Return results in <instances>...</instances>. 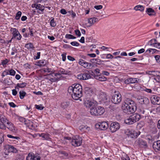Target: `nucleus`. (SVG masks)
Masks as SVG:
<instances>
[{
	"label": "nucleus",
	"instance_id": "nucleus-1",
	"mask_svg": "<svg viewBox=\"0 0 160 160\" xmlns=\"http://www.w3.org/2000/svg\"><path fill=\"white\" fill-rule=\"evenodd\" d=\"M122 108L123 112L128 114H131L134 112L137 108L135 102L129 98H127L125 99Z\"/></svg>",
	"mask_w": 160,
	"mask_h": 160
},
{
	"label": "nucleus",
	"instance_id": "nucleus-2",
	"mask_svg": "<svg viewBox=\"0 0 160 160\" xmlns=\"http://www.w3.org/2000/svg\"><path fill=\"white\" fill-rule=\"evenodd\" d=\"M74 86L73 94H72V97L73 99L78 100L82 96V88L79 84H76Z\"/></svg>",
	"mask_w": 160,
	"mask_h": 160
},
{
	"label": "nucleus",
	"instance_id": "nucleus-3",
	"mask_svg": "<svg viewBox=\"0 0 160 160\" xmlns=\"http://www.w3.org/2000/svg\"><path fill=\"white\" fill-rule=\"evenodd\" d=\"M105 112L104 108L100 106H98L96 103L93 107H92L90 111L91 115L94 116H100L102 115Z\"/></svg>",
	"mask_w": 160,
	"mask_h": 160
},
{
	"label": "nucleus",
	"instance_id": "nucleus-4",
	"mask_svg": "<svg viewBox=\"0 0 160 160\" xmlns=\"http://www.w3.org/2000/svg\"><path fill=\"white\" fill-rule=\"evenodd\" d=\"M82 138L78 136H73L72 138L71 143L72 145L75 147L80 146L82 143Z\"/></svg>",
	"mask_w": 160,
	"mask_h": 160
},
{
	"label": "nucleus",
	"instance_id": "nucleus-5",
	"mask_svg": "<svg viewBox=\"0 0 160 160\" xmlns=\"http://www.w3.org/2000/svg\"><path fill=\"white\" fill-rule=\"evenodd\" d=\"M122 97L121 94L119 92H114V94L112 96L111 101L115 104L119 103L122 101Z\"/></svg>",
	"mask_w": 160,
	"mask_h": 160
},
{
	"label": "nucleus",
	"instance_id": "nucleus-6",
	"mask_svg": "<svg viewBox=\"0 0 160 160\" xmlns=\"http://www.w3.org/2000/svg\"><path fill=\"white\" fill-rule=\"evenodd\" d=\"M10 31L12 32V39L16 38L17 40H21L22 36L17 29L15 28H11Z\"/></svg>",
	"mask_w": 160,
	"mask_h": 160
},
{
	"label": "nucleus",
	"instance_id": "nucleus-7",
	"mask_svg": "<svg viewBox=\"0 0 160 160\" xmlns=\"http://www.w3.org/2000/svg\"><path fill=\"white\" fill-rule=\"evenodd\" d=\"M134 144L136 146L141 148H146L148 146L147 142L139 138L135 141Z\"/></svg>",
	"mask_w": 160,
	"mask_h": 160
},
{
	"label": "nucleus",
	"instance_id": "nucleus-8",
	"mask_svg": "<svg viewBox=\"0 0 160 160\" xmlns=\"http://www.w3.org/2000/svg\"><path fill=\"white\" fill-rule=\"evenodd\" d=\"M95 127L97 129L104 130L107 129L108 127V124L106 122H99L95 125Z\"/></svg>",
	"mask_w": 160,
	"mask_h": 160
},
{
	"label": "nucleus",
	"instance_id": "nucleus-9",
	"mask_svg": "<svg viewBox=\"0 0 160 160\" xmlns=\"http://www.w3.org/2000/svg\"><path fill=\"white\" fill-rule=\"evenodd\" d=\"M99 98L102 102L104 103L106 105H109L110 101L107 95L105 93L103 92H102L99 96Z\"/></svg>",
	"mask_w": 160,
	"mask_h": 160
},
{
	"label": "nucleus",
	"instance_id": "nucleus-10",
	"mask_svg": "<svg viewBox=\"0 0 160 160\" xmlns=\"http://www.w3.org/2000/svg\"><path fill=\"white\" fill-rule=\"evenodd\" d=\"M141 79L137 78H130L124 81L125 84H133L138 83L141 82Z\"/></svg>",
	"mask_w": 160,
	"mask_h": 160
},
{
	"label": "nucleus",
	"instance_id": "nucleus-11",
	"mask_svg": "<svg viewBox=\"0 0 160 160\" xmlns=\"http://www.w3.org/2000/svg\"><path fill=\"white\" fill-rule=\"evenodd\" d=\"M120 127L119 123L117 122H112L110 125V129L112 132H114L118 130Z\"/></svg>",
	"mask_w": 160,
	"mask_h": 160
},
{
	"label": "nucleus",
	"instance_id": "nucleus-12",
	"mask_svg": "<svg viewBox=\"0 0 160 160\" xmlns=\"http://www.w3.org/2000/svg\"><path fill=\"white\" fill-rule=\"evenodd\" d=\"M96 103L95 101H92L88 99H85L84 101V105L86 108H89L91 107H93Z\"/></svg>",
	"mask_w": 160,
	"mask_h": 160
},
{
	"label": "nucleus",
	"instance_id": "nucleus-13",
	"mask_svg": "<svg viewBox=\"0 0 160 160\" xmlns=\"http://www.w3.org/2000/svg\"><path fill=\"white\" fill-rule=\"evenodd\" d=\"M151 103L155 105H159L160 104V98L157 95H153L151 96L150 98Z\"/></svg>",
	"mask_w": 160,
	"mask_h": 160
},
{
	"label": "nucleus",
	"instance_id": "nucleus-14",
	"mask_svg": "<svg viewBox=\"0 0 160 160\" xmlns=\"http://www.w3.org/2000/svg\"><path fill=\"white\" fill-rule=\"evenodd\" d=\"M138 102L141 104L147 105L149 103V100L147 97L141 96L138 99Z\"/></svg>",
	"mask_w": 160,
	"mask_h": 160
},
{
	"label": "nucleus",
	"instance_id": "nucleus-15",
	"mask_svg": "<svg viewBox=\"0 0 160 160\" xmlns=\"http://www.w3.org/2000/svg\"><path fill=\"white\" fill-rule=\"evenodd\" d=\"M141 132L138 130H131L129 132V136L132 138H137L140 134Z\"/></svg>",
	"mask_w": 160,
	"mask_h": 160
},
{
	"label": "nucleus",
	"instance_id": "nucleus-16",
	"mask_svg": "<svg viewBox=\"0 0 160 160\" xmlns=\"http://www.w3.org/2000/svg\"><path fill=\"white\" fill-rule=\"evenodd\" d=\"M6 148L8 152L16 153L17 151L15 148L11 145H6Z\"/></svg>",
	"mask_w": 160,
	"mask_h": 160
},
{
	"label": "nucleus",
	"instance_id": "nucleus-17",
	"mask_svg": "<svg viewBox=\"0 0 160 160\" xmlns=\"http://www.w3.org/2000/svg\"><path fill=\"white\" fill-rule=\"evenodd\" d=\"M84 92L88 97L91 96L93 94L92 89L88 87L85 88Z\"/></svg>",
	"mask_w": 160,
	"mask_h": 160
},
{
	"label": "nucleus",
	"instance_id": "nucleus-18",
	"mask_svg": "<svg viewBox=\"0 0 160 160\" xmlns=\"http://www.w3.org/2000/svg\"><path fill=\"white\" fill-rule=\"evenodd\" d=\"M148 110L147 109H139V112L141 116V118H145L148 116Z\"/></svg>",
	"mask_w": 160,
	"mask_h": 160
},
{
	"label": "nucleus",
	"instance_id": "nucleus-19",
	"mask_svg": "<svg viewBox=\"0 0 160 160\" xmlns=\"http://www.w3.org/2000/svg\"><path fill=\"white\" fill-rule=\"evenodd\" d=\"M132 116L133 121L134 122L138 121L141 118V116L140 114L137 113H135L132 115H131Z\"/></svg>",
	"mask_w": 160,
	"mask_h": 160
},
{
	"label": "nucleus",
	"instance_id": "nucleus-20",
	"mask_svg": "<svg viewBox=\"0 0 160 160\" xmlns=\"http://www.w3.org/2000/svg\"><path fill=\"white\" fill-rule=\"evenodd\" d=\"M146 12L149 16H155L156 15L155 11L151 8H147Z\"/></svg>",
	"mask_w": 160,
	"mask_h": 160
},
{
	"label": "nucleus",
	"instance_id": "nucleus-21",
	"mask_svg": "<svg viewBox=\"0 0 160 160\" xmlns=\"http://www.w3.org/2000/svg\"><path fill=\"white\" fill-rule=\"evenodd\" d=\"M79 129L80 131L84 132H87L90 130V127L86 125H81L79 127Z\"/></svg>",
	"mask_w": 160,
	"mask_h": 160
},
{
	"label": "nucleus",
	"instance_id": "nucleus-22",
	"mask_svg": "<svg viewBox=\"0 0 160 160\" xmlns=\"http://www.w3.org/2000/svg\"><path fill=\"white\" fill-rule=\"evenodd\" d=\"M94 77L96 79L102 82L105 81L107 80V78L106 77L101 75H95Z\"/></svg>",
	"mask_w": 160,
	"mask_h": 160
},
{
	"label": "nucleus",
	"instance_id": "nucleus-23",
	"mask_svg": "<svg viewBox=\"0 0 160 160\" xmlns=\"http://www.w3.org/2000/svg\"><path fill=\"white\" fill-rule=\"evenodd\" d=\"M152 147L154 149L160 151V140L154 142L153 144Z\"/></svg>",
	"mask_w": 160,
	"mask_h": 160
},
{
	"label": "nucleus",
	"instance_id": "nucleus-24",
	"mask_svg": "<svg viewBox=\"0 0 160 160\" xmlns=\"http://www.w3.org/2000/svg\"><path fill=\"white\" fill-rule=\"evenodd\" d=\"M133 119L131 115L128 118H127L125 120V123L127 124H132L135 123L134 121H133V119Z\"/></svg>",
	"mask_w": 160,
	"mask_h": 160
},
{
	"label": "nucleus",
	"instance_id": "nucleus-25",
	"mask_svg": "<svg viewBox=\"0 0 160 160\" xmlns=\"http://www.w3.org/2000/svg\"><path fill=\"white\" fill-rule=\"evenodd\" d=\"M7 124L8 126L7 128L12 132H14L15 131V128L14 125L10 122H7Z\"/></svg>",
	"mask_w": 160,
	"mask_h": 160
},
{
	"label": "nucleus",
	"instance_id": "nucleus-26",
	"mask_svg": "<svg viewBox=\"0 0 160 160\" xmlns=\"http://www.w3.org/2000/svg\"><path fill=\"white\" fill-rule=\"evenodd\" d=\"M0 120L1 122L4 124L9 122L7 118L3 115H0Z\"/></svg>",
	"mask_w": 160,
	"mask_h": 160
},
{
	"label": "nucleus",
	"instance_id": "nucleus-27",
	"mask_svg": "<svg viewBox=\"0 0 160 160\" xmlns=\"http://www.w3.org/2000/svg\"><path fill=\"white\" fill-rule=\"evenodd\" d=\"M98 19L96 18H89L88 19V23L90 24L89 27L92 25L96 22L98 21Z\"/></svg>",
	"mask_w": 160,
	"mask_h": 160
},
{
	"label": "nucleus",
	"instance_id": "nucleus-28",
	"mask_svg": "<svg viewBox=\"0 0 160 160\" xmlns=\"http://www.w3.org/2000/svg\"><path fill=\"white\" fill-rule=\"evenodd\" d=\"M19 120L20 122H24L25 124H28V122H30V124H31V126H32V122H30L29 120H26L24 118L22 117H20L19 118Z\"/></svg>",
	"mask_w": 160,
	"mask_h": 160
},
{
	"label": "nucleus",
	"instance_id": "nucleus-29",
	"mask_svg": "<svg viewBox=\"0 0 160 160\" xmlns=\"http://www.w3.org/2000/svg\"><path fill=\"white\" fill-rule=\"evenodd\" d=\"M88 63L82 59H80L78 62V63L79 65H81L85 68H86V67H88V66L87 65H88Z\"/></svg>",
	"mask_w": 160,
	"mask_h": 160
},
{
	"label": "nucleus",
	"instance_id": "nucleus-30",
	"mask_svg": "<svg viewBox=\"0 0 160 160\" xmlns=\"http://www.w3.org/2000/svg\"><path fill=\"white\" fill-rule=\"evenodd\" d=\"M27 85L26 82H22L21 83H18L16 86L15 87L16 89H19V88H22L25 87Z\"/></svg>",
	"mask_w": 160,
	"mask_h": 160
},
{
	"label": "nucleus",
	"instance_id": "nucleus-31",
	"mask_svg": "<svg viewBox=\"0 0 160 160\" xmlns=\"http://www.w3.org/2000/svg\"><path fill=\"white\" fill-rule=\"evenodd\" d=\"M134 9L136 11H140L142 12L144 10V7L142 5H138L134 7Z\"/></svg>",
	"mask_w": 160,
	"mask_h": 160
},
{
	"label": "nucleus",
	"instance_id": "nucleus-32",
	"mask_svg": "<svg viewBox=\"0 0 160 160\" xmlns=\"http://www.w3.org/2000/svg\"><path fill=\"white\" fill-rule=\"evenodd\" d=\"M87 66H88V67H86V68L88 69H92L97 67L96 64L88 62Z\"/></svg>",
	"mask_w": 160,
	"mask_h": 160
},
{
	"label": "nucleus",
	"instance_id": "nucleus-33",
	"mask_svg": "<svg viewBox=\"0 0 160 160\" xmlns=\"http://www.w3.org/2000/svg\"><path fill=\"white\" fill-rule=\"evenodd\" d=\"M49 135L48 134H45L44 133L39 134L40 137L43 138V139L46 140H48L50 139Z\"/></svg>",
	"mask_w": 160,
	"mask_h": 160
},
{
	"label": "nucleus",
	"instance_id": "nucleus-34",
	"mask_svg": "<svg viewBox=\"0 0 160 160\" xmlns=\"http://www.w3.org/2000/svg\"><path fill=\"white\" fill-rule=\"evenodd\" d=\"M82 80H86L90 78L91 77L90 74L89 73H82Z\"/></svg>",
	"mask_w": 160,
	"mask_h": 160
},
{
	"label": "nucleus",
	"instance_id": "nucleus-35",
	"mask_svg": "<svg viewBox=\"0 0 160 160\" xmlns=\"http://www.w3.org/2000/svg\"><path fill=\"white\" fill-rule=\"evenodd\" d=\"M25 47L28 49H31L33 50L34 48L33 44L31 42H29L26 44Z\"/></svg>",
	"mask_w": 160,
	"mask_h": 160
},
{
	"label": "nucleus",
	"instance_id": "nucleus-36",
	"mask_svg": "<svg viewBox=\"0 0 160 160\" xmlns=\"http://www.w3.org/2000/svg\"><path fill=\"white\" fill-rule=\"evenodd\" d=\"M43 71L45 72H51V73L49 74V75H51L52 74L54 73V69L50 68H44Z\"/></svg>",
	"mask_w": 160,
	"mask_h": 160
},
{
	"label": "nucleus",
	"instance_id": "nucleus-37",
	"mask_svg": "<svg viewBox=\"0 0 160 160\" xmlns=\"http://www.w3.org/2000/svg\"><path fill=\"white\" fill-rule=\"evenodd\" d=\"M34 158V154L32 153H30L26 158V160H33Z\"/></svg>",
	"mask_w": 160,
	"mask_h": 160
},
{
	"label": "nucleus",
	"instance_id": "nucleus-38",
	"mask_svg": "<svg viewBox=\"0 0 160 160\" xmlns=\"http://www.w3.org/2000/svg\"><path fill=\"white\" fill-rule=\"evenodd\" d=\"M59 72H60L61 73V74L64 75H69L70 73V71H66L64 69L62 68L61 69L59 70Z\"/></svg>",
	"mask_w": 160,
	"mask_h": 160
},
{
	"label": "nucleus",
	"instance_id": "nucleus-39",
	"mask_svg": "<svg viewBox=\"0 0 160 160\" xmlns=\"http://www.w3.org/2000/svg\"><path fill=\"white\" fill-rule=\"evenodd\" d=\"M19 94L20 98L21 99H23L25 96L26 93L25 91H20L19 92Z\"/></svg>",
	"mask_w": 160,
	"mask_h": 160
},
{
	"label": "nucleus",
	"instance_id": "nucleus-40",
	"mask_svg": "<svg viewBox=\"0 0 160 160\" xmlns=\"http://www.w3.org/2000/svg\"><path fill=\"white\" fill-rule=\"evenodd\" d=\"M70 105V102H64L62 103L61 106L62 107L65 108L68 107Z\"/></svg>",
	"mask_w": 160,
	"mask_h": 160
},
{
	"label": "nucleus",
	"instance_id": "nucleus-41",
	"mask_svg": "<svg viewBox=\"0 0 160 160\" xmlns=\"http://www.w3.org/2000/svg\"><path fill=\"white\" fill-rule=\"evenodd\" d=\"M74 86L72 85V86H70L68 88V92L72 95V94H73Z\"/></svg>",
	"mask_w": 160,
	"mask_h": 160
},
{
	"label": "nucleus",
	"instance_id": "nucleus-42",
	"mask_svg": "<svg viewBox=\"0 0 160 160\" xmlns=\"http://www.w3.org/2000/svg\"><path fill=\"white\" fill-rule=\"evenodd\" d=\"M51 20L50 22V25L53 27H54L56 25V22L55 21L54 18H53L52 17L51 18Z\"/></svg>",
	"mask_w": 160,
	"mask_h": 160
},
{
	"label": "nucleus",
	"instance_id": "nucleus-43",
	"mask_svg": "<svg viewBox=\"0 0 160 160\" xmlns=\"http://www.w3.org/2000/svg\"><path fill=\"white\" fill-rule=\"evenodd\" d=\"M44 6L41 5L40 4H38V5H37V8L36 9H39L42 12L44 10Z\"/></svg>",
	"mask_w": 160,
	"mask_h": 160
},
{
	"label": "nucleus",
	"instance_id": "nucleus-44",
	"mask_svg": "<svg viewBox=\"0 0 160 160\" xmlns=\"http://www.w3.org/2000/svg\"><path fill=\"white\" fill-rule=\"evenodd\" d=\"M157 42L156 39H152L151 40L148 42L150 46H152L154 44Z\"/></svg>",
	"mask_w": 160,
	"mask_h": 160
},
{
	"label": "nucleus",
	"instance_id": "nucleus-45",
	"mask_svg": "<svg viewBox=\"0 0 160 160\" xmlns=\"http://www.w3.org/2000/svg\"><path fill=\"white\" fill-rule=\"evenodd\" d=\"M21 15L22 12L21 11L18 12L16 13V15L15 18V19L17 20L19 19Z\"/></svg>",
	"mask_w": 160,
	"mask_h": 160
},
{
	"label": "nucleus",
	"instance_id": "nucleus-46",
	"mask_svg": "<svg viewBox=\"0 0 160 160\" xmlns=\"http://www.w3.org/2000/svg\"><path fill=\"white\" fill-rule=\"evenodd\" d=\"M4 134L3 133H0V144H2L4 140Z\"/></svg>",
	"mask_w": 160,
	"mask_h": 160
},
{
	"label": "nucleus",
	"instance_id": "nucleus-47",
	"mask_svg": "<svg viewBox=\"0 0 160 160\" xmlns=\"http://www.w3.org/2000/svg\"><path fill=\"white\" fill-rule=\"evenodd\" d=\"M35 106L36 108L38 110H42L44 108V107L42 106V104H40L39 105L36 104L35 105Z\"/></svg>",
	"mask_w": 160,
	"mask_h": 160
},
{
	"label": "nucleus",
	"instance_id": "nucleus-48",
	"mask_svg": "<svg viewBox=\"0 0 160 160\" xmlns=\"http://www.w3.org/2000/svg\"><path fill=\"white\" fill-rule=\"evenodd\" d=\"M7 136L8 138H12V139H16L17 140H18L20 138L18 137L14 136L10 134H8Z\"/></svg>",
	"mask_w": 160,
	"mask_h": 160
},
{
	"label": "nucleus",
	"instance_id": "nucleus-49",
	"mask_svg": "<svg viewBox=\"0 0 160 160\" xmlns=\"http://www.w3.org/2000/svg\"><path fill=\"white\" fill-rule=\"evenodd\" d=\"M38 62L40 64L41 66H44L47 63V61L45 60H42L39 61Z\"/></svg>",
	"mask_w": 160,
	"mask_h": 160
},
{
	"label": "nucleus",
	"instance_id": "nucleus-50",
	"mask_svg": "<svg viewBox=\"0 0 160 160\" xmlns=\"http://www.w3.org/2000/svg\"><path fill=\"white\" fill-rule=\"evenodd\" d=\"M9 71V74L11 76H14L16 74V72L13 69H11Z\"/></svg>",
	"mask_w": 160,
	"mask_h": 160
},
{
	"label": "nucleus",
	"instance_id": "nucleus-51",
	"mask_svg": "<svg viewBox=\"0 0 160 160\" xmlns=\"http://www.w3.org/2000/svg\"><path fill=\"white\" fill-rule=\"evenodd\" d=\"M8 62V59H6L4 60H2L1 65L2 64L3 65V66H4V65H6Z\"/></svg>",
	"mask_w": 160,
	"mask_h": 160
},
{
	"label": "nucleus",
	"instance_id": "nucleus-52",
	"mask_svg": "<svg viewBox=\"0 0 160 160\" xmlns=\"http://www.w3.org/2000/svg\"><path fill=\"white\" fill-rule=\"evenodd\" d=\"M70 44L73 46H78L79 45V43L76 41L71 42Z\"/></svg>",
	"mask_w": 160,
	"mask_h": 160
},
{
	"label": "nucleus",
	"instance_id": "nucleus-53",
	"mask_svg": "<svg viewBox=\"0 0 160 160\" xmlns=\"http://www.w3.org/2000/svg\"><path fill=\"white\" fill-rule=\"evenodd\" d=\"M154 44L152 45V46H153L155 48H158L159 49L160 48V43L156 42V43H154Z\"/></svg>",
	"mask_w": 160,
	"mask_h": 160
},
{
	"label": "nucleus",
	"instance_id": "nucleus-54",
	"mask_svg": "<svg viewBox=\"0 0 160 160\" xmlns=\"http://www.w3.org/2000/svg\"><path fill=\"white\" fill-rule=\"evenodd\" d=\"M75 34L76 35H77L78 37H80L81 36V33L80 31L78 29H77L75 30Z\"/></svg>",
	"mask_w": 160,
	"mask_h": 160
},
{
	"label": "nucleus",
	"instance_id": "nucleus-55",
	"mask_svg": "<svg viewBox=\"0 0 160 160\" xmlns=\"http://www.w3.org/2000/svg\"><path fill=\"white\" fill-rule=\"evenodd\" d=\"M102 61L100 59H99L97 58V61L96 62V64H98L99 65H101V64H102Z\"/></svg>",
	"mask_w": 160,
	"mask_h": 160
},
{
	"label": "nucleus",
	"instance_id": "nucleus-56",
	"mask_svg": "<svg viewBox=\"0 0 160 160\" xmlns=\"http://www.w3.org/2000/svg\"><path fill=\"white\" fill-rule=\"evenodd\" d=\"M68 12L70 14L72 15V17L74 18L76 16V13L74 12L73 11L71 10L69 11Z\"/></svg>",
	"mask_w": 160,
	"mask_h": 160
},
{
	"label": "nucleus",
	"instance_id": "nucleus-57",
	"mask_svg": "<svg viewBox=\"0 0 160 160\" xmlns=\"http://www.w3.org/2000/svg\"><path fill=\"white\" fill-rule=\"evenodd\" d=\"M6 126L5 124H3L0 123V128L2 129L5 130L6 129Z\"/></svg>",
	"mask_w": 160,
	"mask_h": 160
},
{
	"label": "nucleus",
	"instance_id": "nucleus-58",
	"mask_svg": "<svg viewBox=\"0 0 160 160\" xmlns=\"http://www.w3.org/2000/svg\"><path fill=\"white\" fill-rule=\"evenodd\" d=\"M29 30V32L30 33V35L31 36H33V31H32V27H29L28 28Z\"/></svg>",
	"mask_w": 160,
	"mask_h": 160
},
{
	"label": "nucleus",
	"instance_id": "nucleus-59",
	"mask_svg": "<svg viewBox=\"0 0 160 160\" xmlns=\"http://www.w3.org/2000/svg\"><path fill=\"white\" fill-rule=\"evenodd\" d=\"M106 58L108 59H112L113 58V56L111 54L109 53L107 54Z\"/></svg>",
	"mask_w": 160,
	"mask_h": 160
},
{
	"label": "nucleus",
	"instance_id": "nucleus-60",
	"mask_svg": "<svg viewBox=\"0 0 160 160\" xmlns=\"http://www.w3.org/2000/svg\"><path fill=\"white\" fill-rule=\"evenodd\" d=\"M40 52H38L37 53V56H34V59H37L40 58Z\"/></svg>",
	"mask_w": 160,
	"mask_h": 160
},
{
	"label": "nucleus",
	"instance_id": "nucleus-61",
	"mask_svg": "<svg viewBox=\"0 0 160 160\" xmlns=\"http://www.w3.org/2000/svg\"><path fill=\"white\" fill-rule=\"evenodd\" d=\"M144 91H146V92L149 93H152V91L151 89H148L146 88H145L144 89Z\"/></svg>",
	"mask_w": 160,
	"mask_h": 160
},
{
	"label": "nucleus",
	"instance_id": "nucleus-62",
	"mask_svg": "<svg viewBox=\"0 0 160 160\" xmlns=\"http://www.w3.org/2000/svg\"><path fill=\"white\" fill-rule=\"evenodd\" d=\"M77 77L78 79H80V80H83L82 73H81L78 74L77 76Z\"/></svg>",
	"mask_w": 160,
	"mask_h": 160
},
{
	"label": "nucleus",
	"instance_id": "nucleus-63",
	"mask_svg": "<svg viewBox=\"0 0 160 160\" xmlns=\"http://www.w3.org/2000/svg\"><path fill=\"white\" fill-rule=\"evenodd\" d=\"M94 8H95L97 10H99V9L102 8V6L101 5L95 6Z\"/></svg>",
	"mask_w": 160,
	"mask_h": 160
},
{
	"label": "nucleus",
	"instance_id": "nucleus-64",
	"mask_svg": "<svg viewBox=\"0 0 160 160\" xmlns=\"http://www.w3.org/2000/svg\"><path fill=\"white\" fill-rule=\"evenodd\" d=\"M155 58L157 61L160 63V56L157 55L155 56Z\"/></svg>",
	"mask_w": 160,
	"mask_h": 160
}]
</instances>
